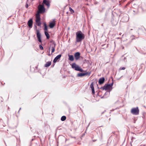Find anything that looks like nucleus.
<instances>
[{
    "instance_id": "obj_1",
    "label": "nucleus",
    "mask_w": 146,
    "mask_h": 146,
    "mask_svg": "<svg viewBox=\"0 0 146 146\" xmlns=\"http://www.w3.org/2000/svg\"><path fill=\"white\" fill-rule=\"evenodd\" d=\"M85 36L81 31H79L76 33V42H81L85 38Z\"/></svg>"
},
{
    "instance_id": "obj_2",
    "label": "nucleus",
    "mask_w": 146,
    "mask_h": 146,
    "mask_svg": "<svg viewBox=\"0 0 146 146\" xmlns=\"http://www.w3.org/2000/svg\"><path fill=\"white\" fill-rule=\"evenodd\" d=\"M45 11V9L43 4H40L38 6V11L36 14L40 15L44 13Z\"/></svg>"
},
{
    "instance_id": "obj_3",
    "label": "nucleus",
    "mask_w": 146,
    "mask_h": 146,
    "mask_svg": "<svg viewBox=\"0 0 146 146\" xmlns=\"http://www.w3.org/2000/svg\"><path fill=\"white\" fill-rule=\"evenodd\" d=\"M72 67L73 68H74L76 71H79L80 72H83L84 70L75 63H73L72 64Z\"/></svg>"
},
{
    "instance_id": "obj_4",
    "label": "nucleus",
    "mask_w": 146,
    "mask_h": 146,
    "mask_svg": "<svg viewBox=\"0 0 146 146\" xmlns=\"http://www.w3.org/2000/svg\"><path fill=\"white\" fill-rule=\"evenodd\" d=\"M36 23L37 25L40 26L41 23L40 22V15L36 14Z\"/></svg>"
},
{
    "instance_id": "obj_5",
    "label": "nucleus",
    "mask_w": 146,
    "mask_h": 146,
    "mask_svg": "<svg viewBox=\"0 0 146 146\" xmlns=\"http://www.w3.org/2000/svg\"><path fill=\"white\" fill-rule=\"evenodd\" d=\"M113 84V81L112 82L111 84H105L103 87H102L100 89L102 88L103 90H107L109 89L111 87L112 88Z\"/></svg>"
},
{
    "instance_id": "obj_6",
    "label": "nucleus",
    "mask_w": 146,
    "mask_h": 146,
    "mask_svg": "<svg viewBox=\"0 0 146 146\" xmlns=\"http://www.w3.org/2000/svg\"><path fill=\"white\" fill-rule=\"evenodd\" d=\"M139 110L138 107L132 108L131 110V113L134 115H138L139 114Z\"/></svg>"
},
{
    "instance_id": "obj_7",
    "label": "nucleus",
    "mask_w": 146,
    "mask_h": 146,
    "mask_svg": "<svg viewBox=\"0 0 146 146\" xmlns=\"http://www.w3.org/2000/svg\"><path fill=\"white\" fill-rule=\"evenodd\" d=\"M91 74L90 72H87L85 73H80L77 74V77H82L85 76H89Z\"/></svg>"
},
{
    "instance_id": "obj_8",
    "label": "nucleus",
    "mask_w": 146,
    "mask_h": 146,
    "mask_svg": "<svg viewBox=\"0 0 146 146\" xmlns=\"http://www.w3.org/2000/svg\"><path fill=\"white\" fill-rule=\"evenodd\" d=\"M36 35L38 40L40 42H42L41 34L38 30L36 29Z\"/></svg>"
},
{
    "instance_id": "obj_9",
    "label": "nucleus",
    "mask_w": 146,
    "mask_h": 146,
    "mask_svg": "<svg viewBox=\"0 0 146 146\" xmlns=\"http://www.w3.org/2000/svg\"><path fill=\"white\" fill-rule=\"evenodd\" d=\"M33 23V21L32 19H30L27 22V24L30 28H31L32 27Z\"/></svg>"
},
{
    "instance_id": "obj_10",
    "label": "nucleus",
    "mask_w": 146,
    "mask_h": 146,
    "mask_svg": "<svg viewBox=\"0 0 146 146\" xmlns=\"http://www.w3.org/2000/svg\"><path fill=\"white\" fill-rule=\"evenodd\" d=\"M74 56L75 59L76 60H77L79 59L80 58V53L79 52H77L75 53Z\"/></svg>"
},
{
    "instance_id": "obj_11",
    "label": "nucleus",
    "mask_w": 146,
    "mask_h": 146,
    "mask_svg": "<svg viewBox=\"0 0 146 146\" xmlns=\"http://www.w3.org/2000/svg\"><path fill=\"white\" fill-rule=\"evenodd\" d=\"M62 55L61 54H60L57 56H56L53 60V62L54 63L56 62L57 60L60 59Z\"/></svg>"
},
{
    "instance_id": "obj_12",
    "label": "nucleus",
    "mask_w": 146,
    "mask_h": 146,
    "mask_svg": "<svg viewBox=\"0 0 146 146\" xmlns=\"http://www.w3.org/2000/svg\"><path fill=\"white\" fill-rule=\"evenodd\" d=\"M105 78L104 77H102L100 78L99 80V84H103L105 81Z\"/></svg>"
},
{
    "instance_id": "obj_13",
    "label": "nucleus",
    "mask_w": 146,
    "mask_h": 146,
    "mask_svg": "<svg viewBox=\"0 0 146 146\" xmlns=\"http://www.w3.org/2000/svg\"><path fill=\"white\" fill-rule=\"evenodd\" d=\"M43 4L45 5L48 7H49L50 5L49 2L46 0H43Z\"/></svg>"
},
{
    "instance_id": "obj_14",
    "label": "nucleus",
    "mask_w": 146,
    "mask_h": 146,
    "mask_svg": "<svg viewBox=\"0 0 146 146\" xmlns=\"http://www.w3.org/2000/svg\"><path fill=\"white\" fill-rule=\"evenodd\" d=\"M55 44L54 43H52L51 45V50H52V53L51 54H52V53L54 52L55 51Z\"/></svg>"
},
{
    "instance_id": "obj_15",
    "label": "nucleus",
    "mask_w": 146,
    "mask_h": 146,
    "mask_svg": "<svg viewBox=\"0 0 146 146\" xmlns=\"http://www.w3.org/2000/svg\"><path fill=\"white\" fill-rule=\"evenodd\" d=\"M55 23L54 22H52L50 23L49 27L51 28H53L55 26Z\"/></svg>"
},
{
    "instance_id": "obj_16",
    "label": "nucleus",
    "mask_w": 146,
    "mask_h": 146,
    "mask_svg": "<svg viewBox=\"0 0 146 146\" xmlns=\"http://www.w3.org/2000/svg\"><path fill=\"white\" fill-rule=\"evenodd\" d=\"M69 57V59L71 61H73L74 60V58L72 55H68Z\"/></svg>"
},
{
    "instance_id": "obj_17",
    "label": "nucleus",
    "mask_w": 146,
    "mask_h": 146,
    "mask_svg": "<svg viewBox=\"0 0 146 146\" xmlns=\"http://www.w3.org/2000/svg\"><path fill=\"white\" fill-rule=\"evenodd\" d=\"M51 64V62L50 61H48L45 64V67H48L50 66Z\"/></svg>"
},
{
    "instance_id": "obj_18",
    "label": "nucleus",
    "mask_w": 146,
    "mask_h": 146,
    "mask_svg": "<svg viewBox=\"0 0 146 146\" xmlns=\"http://www.w3.org/2000/svg\"><path fill=\"white\" fill-rule=\"evenodd\" d=\"M45 35L46 36V38L47 39H49L50 38V35L46 31H45Z\"/></svg>"
},
{
    "instance_id": "obj_19",
    "label": "nucleus",
    "mask_w": 146,
    "mask_h": 146,
    "mask_svg": "<svg viewBox=\"0 0 146 146\" xmlns=\"http://www.w3.org/2000/svg\"><path fill=\"white\" fill-rule=\"evenodd\" d=\"M66 119V117L65 116H62L61 118V120L62 121H64Z\"/></svg>"
},
{
    "instance_id": "obj_20",
    "label": "nucleus",
    "mask_w": 146,
    "mask_h": 146,
    "mask_svg": "<svg viewBox=\"0 0 146 146\" xmlns=\"http://www.w3.org/2000/svg\"><path fill=\"white\" fill-rule=\"evenodd\" d=\"M44 30H45V31L47 30L48 29H47V26L46 23H44Z\"/></svg>"
},
{
    "instance_id": "obj_21",
    "label": "nucleus",
    "mask_w": 146,
    "mask_h": 146,
    "mask_svg": "<svg viewBox=\"0 0 146 146\" xmlns=\"http://www.w3.org/2000/svg\"><path fill=\"white\" fill-rule=\"evenodd\" d=\"M69 9V11L71 12V13H73L74 12V11L71 7H70Z\"/></svg>"
},
{
    "instance_id": "obj_22",
    "label": "nucleus",
    "mask_w": 146,
    "mask_h": 146,
    "mask_svg": "<svg viewBox=\"0 0 146 146\" xmlns=\"http://www.w3.org/2000/svg\"><path fill=\"white\" fill-rule=\"evenodd\" d=\"M90 87H91L92 90L94 89V87L93 83V82H92L90 85Z\"/></svg>"
},
{
    "instance_id": "obj_23",
    "label": "nucleus",
    "mask_w": 146,
    "mask_h": 146,
    "mask_svg": "<svg viewBox=\"0 0 146 146\" xmlns=\"http://www.w3.org/2000/svg\"><path fill=\"white\" fill-rule=\"evenodd\" d=\"M39 47L41 50H43V47L41 45H39Z\"/></svg>"
},
{
    "instance_id": "obj_24",
    "label": "nucleus",
    "mask_w": 146,
    "mask_h": 146,
    "mask_svg": "<svg viewBox=\"0 0 146 146\" xmlns=\"http://www.w3.org/2000/svg\"><path fill=\"white\" fill-rule=\"evenodd\" d=\"M125 69V67H120L119 69V70H124Z\"/></svg>"
},
{
    "instance_id": "obj_25",
    "label": "nucleus",
    "mask_w": 146,
    "mask_h": 146,
    "mask_svg": "<svg viewBox=\"0 0 146 146\" xmlns=\"http://www.w3.org/2000/svg\"><path fill=\"white\" fill-rule=\"evenodd\" d=\"M123 60L125 62H126L127 61L126 58L125 57H124Z\"/></svg>"
},
{
    "instance_id": "obj_26",
    "label": "nucleus",
    "mask_w": 146,
    "mask_h": 146,
    "mask_svg": "<svg viewBox=\"0 0 146 146\" xmlns=\"http://www.w3.org/2000/svg\"><path fill=\"white\" fill-rule=\"evenodd\" d=\"M110 93L108 92H107L105 93L104 94V95H108Z\"/></svg>"
},
{
    "instance_id": "obj_27",
    "label": "nucleus",
    "mask_w": 146,
    "mask_h": 146,
    "mask_svg": "<svg viewBox=\"0 0 146 146\" xmlns=\"http://www.w3.org/2000/svg\"><path fill=\"white\" fill-rule=\"evenodd\" d=\"M92 90V93L93 94H94L95 93V91H94V89H93V90Z\"/></svg>"
},
{
    "instance_id": "obj_28",
    "label": "nucleus",
    "mask_w": 146,
    "mask_h": 146,
    "mask_svg": "<svg viewBox=\"0 0 146 146\" xmlns=\"http://www.w3.org/2000/svg\"><path fill=\"white\" fill-rule=\"evenodd\" d=\"M26 8H27L28 7V5L27 4V5H26Z\"/></svg>"
},
{
    "instance_id": "obj_29",
    "label": "nucleus",
    "mask_w": 146,
    "mask_h": 146,
    "mask_svg": "<svg viewBox=\"0 0 146 146\" xmlns=\"http://www.w3.org/2000/svg\"><path fill=\"white\" fill-rule=\"evenodd\" d=\"M90 123H89V124H88V126H87V127H88L89 126V125H90Z\"/></svg>"
},
{
    "instance_id": "obj_30",
    "label": "nucleus",
    "mask_w": 146,
    "mask_h": 146,
    "mask_svg": "<svg viewBox=\"0 0 146 146\" xmlns=\"http://www.w3.org/2000/svg\"><path fill=\"white\" fill-rule=\"evenodd\" d=\"M114 110H115V109H112V110H111V111H114Z\"/></svg>"
},
{
    "instance_id": "obj_31",
    "label": "nucleus",
    "mask_w": 146,
    "mask_h": 146,
    "mask_svg": "<svg viewBox=\"0 0 146 146\" xmlns=\"http://www.w3.org/2000/svg\"><path fill=\"white\" fill-rule=\"evenodd\" d=\"M48 55L49 56H50V54H49V53L48 54Z\"/></svg>"
},
{
    "instance_id": "obj_32",
    "label": "nucleus",
    "mask_w": 146,
    "mask_h": 146,
    "mask_svg": "<svg viewBox=\"0 0 146 146\" xmlns=\"http://www.w3.org/2000/svg\"><path fill=\"white\" fill-rule=\"evenodd\" d=\"M35 28H36H36H37L36 26L35 25Z\"/></svg>"
},
{
    "instance_id": "obj_33",
    "label": "nucleus",
    "mask_w": 146,
    "mask_h": 146,
    "mask_svg": "<svg viewBox=\"0 0 146 146\" xmlns=\"http://www.w3.org/2000/svg\"><path fill=\"white\" fill-rule=\"evenodd\" d=\"M36 132L37 133H38V131H36Z\"/></svg>"
},
{
    "instance_id": "obj_34",
    "label": "nucleus",
    "mask_w": 146,
    "mask_h": 146,
    "mask_svg": "<svg viewBox=\"0 0 146 146\" xmlns=\"http://www.w3.org/2000/svg\"><path fill=\"white\" fill-rule=\"evenodd\" d=\"M21 109V108H20V109H19V111Z\"/></svg>"
},
{
    "instance_id": "obj_35",
    "label": "nucleus",
    "mask_w": 146,
    "mask_h": 146,
    "mask_svg": "<svg viewBox=\"0 0 146 146\" xmlns=\"http://www.w3.org/2000/svg\"><path fill=\"white\" fill-rule=\"evenodd\" d=\"M69 29H70V28H69H69H68V30H69Z\"/></svg>"
},
{
    "instance_id": "obj_36",
    "label": "nucleus",
    "mask_w": 146,
    "mask_h": 146,
    "mask_svg": "<svg viewBox=\"0 0 146 146\" xmlns=\"http://www.w3.org/2000/svg\"><path fill=\"white\" fill-rule=\"evenodd\" d=\"M121 33H120V34H119V35H121Z\"/></svg>"
},
{
    "instance_id": "obj_37",
    "label": "nucleus",
    "mask_w": 146,
    "mask_h": 146,
    "mask_svg": "<svg viewBox=\"0 0 146 146\" xmlns=\"http://www.w3.org/2000/svg\"><path fill=\"white\" fill-rule=\"evenodd\" d=\"M121 77H122V76L121 77H120V78H119V80L120 78H121Z\"/></svg>"
},
{
    "instance_id": "obj_38",
    "label": "nucleus",
    "mask_w": 146,
    "mask_h": 146,
    "mask_svg": "<svg viewBox=\"0 0 146 146\" xmlns=\"http://www.w3.org/2000/svg\"><path fill=\"white\" fill-rule=\"evenodd\" d=\"M67 13H68V12H67Z\"/></svg>"
},
{
    "instance_id": "obj_39",
    "label": "nucleus",
    "mask_w": 146,
    "mask_h": 146,
    "mask_svg": "<svg viewBox=\"0 0 146 146\" xmlns=\"http://www.w3.org/2000/svg\"><path fill=\"white\" fill-rule=\"evenodd\" d=\"M123 48H124V47H123Z\"/></svg>"
},
{
    "instance_id": "obj_40",
    "label": "nucleus",
    "mask_w": 146,
    "mask_h": 146,
    "mask_svg": "<svg viewBox=\"0 0 146 146\" xmlns=\"http://www.w3.org/2000/svg\"><path fill=\"white\" fill-rule=\"evenodd\" d=\"M54 66V65H53V66Z\"/></svg>"
}]
</instances>
